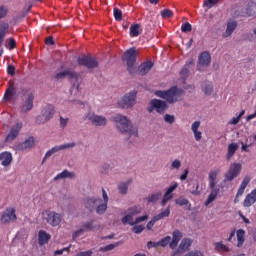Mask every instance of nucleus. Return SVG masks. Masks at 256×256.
<instances>
[{"mask_svg":"<svg viewBox=\"0 0 256 256\" xmlns=\"http://www.w3.org/2000/svg\"><path fill=\"white\" fill-rule=\"evenodd\" d=\"M59 179H75V172L63 170L61 173L55 176L54 181H59Z\"/></svg>","mask_w":256,"mask_h":256,"instance_id":"c85d7f7f","label":"nucleus"},{"mask_svg":"<svg viewBox=\"0 0 256 256\" xmlns=\"http://www.w3.org/2000/svg\"><path fill=\"white\" fill-rule=\"evenodd\" d=\"M85 229L82 226L80 229L76 230L75 232H73L72 237L73 239H77V237H81V235H83V233H85Z\"/></svg>","mask_w":256,"mask_h":256,"instance_id":"13d9d810","label":"nucleus"},{"mask_svg":"<svg viewBox=\"0 0 256 256\" xmlns=\"http://www.w3.org/2000/svg\"><path fill=\"white\" fill-rule=\"evenodd\" d=\"M13 95H15V84H13V82H9V87L4 94V101H11V99H13Z\"/></svg>","mask_w":256,"mask_h":256,"instance_id":"7c9ffc66","label":"nucleus"},{"mask_svg":"<svg viewBox=\"0 0 256 256\" xmlns=\"http://www.w3.org/2000/svg\"><path fill=\"white\" fill-rule=\"evenodd\" d=\"M7 8L5 6L0 7V19H4V17H7Z\"/></svg>","mask_w":256,"mask_h":256,"instance_id":"680f3d73","label":"nucleus"},{"mask_svg":"<svg viewBox=\"0 0 256 256\" xmlns=\"http://www.w3.org/2000/svg\"><path fill=\"white\" fill-rule=\"evenodd\" d=\"M133 233H136V235H139V233H143L145 231V226L143 225H136L132 228Z\"/></svg>","mask_w":256,"mask_h":256,"instance_id":"6e6d98bb","label":"nucleus"},{"mask_svg":"<svg viewBox=\"0 0 256 256\" xmlns=\"http://www.w3.org/2000/svg\"><path fill=\"white\" fill-rule=\"evenodd\" d=\"M8 31H9V23L1 22L0 23V47L3 45V39H5V36L7 35Z\"/></svg>","mask_w":256,"mask_h":256,"instance_id":"c756f323","label":"nucleus"},{"mask_svg":"<svg viewBox=\"0 0 256 256\" xmlns=\"http://www.w3.org/2000/svg\"><path fill=\"white\" fill-rule=\"evenodd\" d=\"M171 168L172 169H180L181 168V161L179 160H174L172 163H171Z\"/></svg>","mask_w":256,"mask_h":256,"instance_id":"e2e57ef3","label":"nucleus"},{"mask_svg":"<svg viewBox=\"0 0 256 256\" xmlns=\"http://www.w3.org/2000/svg\"><path fill=\"white\" fill-rule=\"evenodd\" d=\"M190 65H193V60L186 63L180 71V75H181V77H184V79H185V77H187L189 75V66Z\"/></svg>","mask_w":256,"mask_h":256,"instance_id":"c03bdc74","label":"nucleus"},{"mask_svg":"<svg viewBox=\"0 0 256 256\" xmlns=\"http://www.w3.org/2000/svg\"><path fill=\"white\" fill-rule=\"evenodd\" d=\"M256 203V189L252 190L251 193L247 194L243 206L244 207H251V205H255Z\"/></svg>","mask_w":256,"mask_h":256,"instance_id":"4be33fe9","label":"nucleus"},{"mask_svg":"<svg viewBox=\"0 0 256 256\" xmlns=\"http://www.w3.org/2000/svg\"><path fill=\"white\" fill-rule=\"evenodd\" d=\"M237 149H239V145H237V143H231L228 146V153L226 155L227 159H231V157H233V155H235V153L237 152Z\"/></svg>","mask_w":256,"mask_h":256,"instance_id":"58836bf2","label":"nucleus"},{"mask_svg":"<svg viewBox=\"0 0 256 256\" xmlns=\"http://www.w3.org/2000/svg\"><path fill=\"white\" fill-rule=\"evenodd\" d=\"M217 175H219V170H212L209 172V187H217Z\"/></svg>","mask_w":256,"mask_h":256,"instance_id":"2f4dec72","label":"nucleus"},{"mask_svg":"<svg viewBox=\"0 0 256 256\" xmlns=\"http://www.w3.org/2000/svg\"><path fill=\"white\" fill-rule=\"evenodd\" d=\"M33 145H35V139L30 136L22 144H20V149H22V151H26V149H31Z\"/></svg>","mask_w":256,"mask_h":256,"instance_id":"f704fd0d","label":"nucleus"},{"mask_svg":"<svg viewBox=\"0 0 256 256\" xmlns=\"http://www.w3.org/2000/svg\"><path fill=\"white\" fill-rule=\"evenodd\" d=\"M214 247L219 253H221V251L224 253H229V246L223 244V242H215Z\"/></svg>","mask_w":256,"mask_h":256,"instance_id":"ea45409f","label":"nucleus"},{"mask_svg":"<svg viewBox=\"0 0 256 256\" xmlns=\"http://www.w3.org/2000/svg\"><path fill=\"white\" fill-rule=\"evenodd\" d=\"M102 197H103V203H99L96 205L95 211L97 215H103L105 211H107V203H109V196H107V191L105 189H102Z\"/></svg>","mask_w":256,"mask_h":256,"instance_id":"2eb2a0df","label":"nucleus"},{"mask_svg":"<svg viewBox=\"0 0 256 256\" xmlns=\"http://www.w3.org/2000/svg\"><path fill=\"white\" fill-rule=\"evenodd\" d=\"M51 239V234L47 233V231L40 230L38 233V243L42 247V245H47L49 240Z\"/></svg>","mask_w":256,"mask_h":256,"instance_id":"5701e85b","label":"nucleus"},{"mask_svg":"<svg viewBox=\"0 0 256 256\" xmlns=\"http://www.w3.org/2000/svg\"><path fill=\"white\" fill-rule=\"evenodd\" d=\"M87 121H90L94 127H105L107 125V118L105 116L97 115L94 112L86 114Z\"/></svg>","mask_w":256,"mask_h":256,"instance_id":"1a4fd4ad","label":"nucleus"},{"mask_svg":"<svg viewBox=\"0 0 256 256\" xmlns=\"http://www.w3.org/2000/svg\"><path fill=\"white\" fill-rule=\"evenodd\" d=\"M162 195L163 193L161 191L154 192L146 198V201H148V203H155L161 199Z\"/></svg>","mask_w":256,"mask_h":256,"instance_id":"e433bc0d","label":"nucleus"},{"mask_svg":"<svg viewBox=\"0 0 256 256\" xmlns=\"http://www.w3.org/2000/svg\"><path fill=\"white\" fill-rule=\"evenodd\" d=\"M175 204L179 205V207H185L187 205H189V207H191V203H189V200L183 197L177 198L175 200Z\"/></svg>","mask_w":256,"mask_h":256,"instance_id":"a18cd8bd","label":"nucleus"},{"mask_svg":"<svg viewBox=\"0 0 256 256\" xmlns=\"http://www.w3.org/2000/svg\"><path fill=\"white\" fill-rule=\"evenodd\" d=\"M160 15L162 19H171L173 17L174 13L172 12L171 9H164L160 12Z\"/></svg>","mask_w":256,"mask_h":256,"instance_id":"8fccbe9b","label":"nucleus"},{"mask_svg":"<svg viewBox=\"0 0 256 256\" xmlns=\"http://www.w3.org/2000/svg\"><path fill=\"white\" fill-rule=\"evenodd\" d=\"M158 221L155 216L149 221L146 225L147 229L150 231V229H153V225H155V222Z\"/></svg>","mask_w":256,"mask_h":256,"instance_id":"0e129e2a","label":"nucleus"},{"mask_svg":"<svg viewBox=\"0 0 256 256\" xmlns=\"http://www.w3.org/2000/svg\"><path fill=\"white\" fill-rule=\"evenodd\" d=\"M55 115V106L52 104H47L42 110V115L37 117L38 123H45L51 119Z\"/></svg>","mask_w":256,"mask_h":256,"instance_id":"9d476101","label":"nucleus"},{"mask_svg":"<svg viewBox=\"0 0 256 256\" xmlns=\"http://www.w3.org/2000/svg\"><path fill=\"white\" fill-rule=\"evenodd\" d=\"M235 29H237V21L229 20L227 22L226 31L222 34V37H224V39H227V37H231Z\"/></svg>","mask_w":256,"mask_h":256,"instance_id":"aec40b11","label":"nucleus"},{"mask_svg":"<svg viewBox=\"0 0 256 256\" xmlns=\"http://www.w3.org/2000/svg\"><path fill=\"white\" fill-rule=\"evenodd\" d=\"M93 223H95L94 220L86 222L83 224L82 227H84L85 231H93V229H95V226H93Z\"/></svg>","mask_w":256,"mask_h":256,"instance_id":"864d4df0","label":"nucleus"},{"mask_svg":"<svg viewBox=\"0 0 256 256\" xmlns=\"http://www.w3.org/2000/svg\"><path fill=\"white\" fill-rule=\"evenodd\" d=\"M151 69H153V62L146 61L139 65L138 73H139V75H142V76L147 75V73H149L151 71Z\"/></svg>","mask_w":256,"mask_h":256,"instance_id":"412c9836","label":"nucleus"},{"mask_svg":"<svg viewBox=\"0 0 256 256\" xmlns=\"http://www.w3.org/2000/svg\"><path fill=\"white\" fill-rule=\"evenodd\" d=\"M112 121L120 133H129L130 137H137V128H133L131 121L126 116L117 114L112 117Z\"/></svg>","mask_w":256,"mask_h":256,"instance_id":"f03ea898","label":"nucleus"},{"mask_svg":"<svg viewBox=\"0 0 256 256\" xmlns=\"http://www.w3.org/2000/svg\"><path fill=\"white\" fill-rule=\"evenodd\" d=\"M23 129V123L18 122L16 123L11 129L9 134L5 138L6 143H11V141H15L17 137H19V133H21V130Z\"/></svg>","mask_w":256,"mask_h":256,"instance_id":"f8f14e48","label":"nucleus"},{"mask_svg":"<svg viewBox=\"0 0 256 256\" xmlns=\"http://www.w3.org/2000/svg\"><path fill=\"white\" fill-rule=\"evenodd\" d=\"M177 187H179V184L174 183L173 185H171L167 188V190L164 193V196L161 200L162 207H165L167 205V202L171 201V199H173V191H175V189H177Z\"/></svg>","mask_w":256,"mask_h":256,"instance_id":"dca6fc26","label":"nucleus"},{"mask_svg":"<svg viewBox=\"0 0 256 256\" xmlns=\"http://www.w3.org/2000/svg\"><path fill=\"white\" fill-rule=\"evenodd\" d=\"M199 127H201L200 121H195L191 126L195 141H201L203 138L201 131H199Z\"/></svg>","mask_w":256,"mask_h":256,"instance_id":"393cba45","label":"nucleus"},{"mask_svg":"<svg viewBox=\"0 0 256 256\" xmlns=\"http://www.w3.org/2000/svg\"><path fill=\"white\" fill-rule=\"evenodd\" d=\"M122 223H123V225H131V226H133V225H135V222H133V216H132V214H127L125 217H123L122 218Z\"/></svg>","mask_w":256,"mask_h":256,"instance_id":"de8ad7c7","label":"nucleus"},{"mask_svg":"<svg viewBox=\"0 0 256 256\" xmlns=\"http://www.w3.org/2000/svg\"><path fill=\"white\" fill-rule=\"evenodd\" d=\"M171 215V206H168L164 211L160 212L158 215H155L154 217L161 221V219H165V217H169Z\"/></svg>","mask_w":256,"mask_h":256,"instance_id":"79ce46f5","label":"nucleus"},{"mask_svg":"<svg viewBox=\"0 0 256 256\" xmlns=\"http://www.w3.org/2000/svg\"><path fill=\"white\" fill-rule=\"evenodd\" d=\"M171 243V236H166L157 242L159 247H167Z\"/></svg>","mask_w":256,"mask_h":256,"instance_id":"09e8293b","label":"nucleus"},{"mask_svg":"<svg viewBox=\"0 0 256 256\" xmlns=\"http://www.w3.org/2000/svg\"><path fill=\"white\" fill-rule=\"evenodd\" d=\"M211 192L207 198V200L205 201V206H209L211 205V203H213V201H215V199H217V195H219V187L214 186L213 188H210Z\"/></svg>","mask_w":256,"mask_h":256,"instance_id":"a878e982","label":"nucleus"},{"mask_svg":"<svg viewBox=\"0 0 256 256\" xmlns=\"http://www.w3.org/2000/svg\"><path fill=\"white\" fill-rule=\"evenodd\" d=\"M167 109H169L167 102L159 99H152L150 101V107L147 108V111L148 113H153V111H156V113L163 115Z\"/></svg>","mask_w":256,"mask_h":256,"instance_id":"0eeeda50","label":"nucleus"},{"mask_svg":"<svg viewBox=\"0 0 256 256\" xmlns=\"http://www.w3.org/2000/svg\"><path fill=\"white\" fill-rule=\"evenodd\" d=\"M137 55H139L137 49L132 47L126 50L122 56V61L126 62L127 71L130 73V75L135 74V63H137Z\"/></svg>","mask_w":256,"mask_h":256,"instance_id":"7ed1b4c3","label":"nucleus"},{"mask_svg":"<svg viewBox=\"0 0 256 256\" xmlns=\"http://www.w3.org/2000/svg\"><path fill=\"white\" fill-rule=\"evenodd\" d=\"M192 29H193V26H191V23L189 22H186L181 26L182 33H189L192 31Z\"/></svg>","mask_w":256,"mask_h":256,"instance_id":"603ef678","label":"nucleus"},{"mask_svg":"<svg viewBox=\"0 0 256 256\" xmlns=\"http://www.w3.org/2000/svg\"><path fill=\"white\" fill-rule=\"evenodd\" d=\"M132 181H133L132 179H129L127 182H122L119 184L118 189L122 195H127V191L129 190V185H131Z\"/></svg>","mask_w":256,"mask_h":256,"instance_id":"4c0bfd02","label":"nucleus"},{"mask_svg":"<svg viewBox=\"0 0 256 256\" xmlns=\"http://www.w3.org/2000/svg\"><path fill=\"white\" fill-rule=\"evenodd\" d=\"M139 24H133L130 27V37H139L141 35V32L139 31L140 29Z\"/></svg>","mask_w":256,"mask_h":256,"instance_id":"a19ab883","label":"nucleus"},{"mask_svg":"<svg viewBox=\"0 0 256 256\" xmlns=\"http://www.w3.org/2000/svg\"><path fill=\"white\" fill-rule=\"evenodd\" d=\"M242 166L239 163L230 165L229 170L225 174V181H233L241 173Z\"/></svg>","mask_w":256,"mask_h":256,"instance_id":"9b49d317","label":"nucleus"},{"mask_svg":"<svg viewBox=\"0 0 256 256\" xmlns=\"http://www.w3.org/2000/svg\"><path fill=\"white\" fill-rule=\"evenodd\" d=\"M77 63L81 67H87V69H95L99 67V62L91 55H83L78 57Z\"/></svg>","mask_w":256,"mask_h":256,"instance_id":"6e6552de","label":"nucleus"},{"mask_svg":"<svg viewBox=\"0 0 256 256\" xmlns=\"http://www.w3.org/2000/svg\"><path fill=\"white\" fill-rule=\"evenodd\" d=\"M147 219H149V215L140 216L135 219L134 223L137 225L139 223H143V221H147Z\"/></svg>","mask_w":256,"mask_h":256,"instance_id":"bf43d9fd","label":"nucleus"},{"mask_svg":"<svg viewBox=\"0 0 256 256\" xmlns=\"http://www.w3.org/2000/svg\"><path fill=\"white\" fill-rule=\"evenodd\" d=\"M123 243L121 241L115 242L114 244H108L104 247L99 248L100 253H107V251H113L116 247H119V245H122Z\"/></svg>","mask_w":256,"mask_h":256,"instance_id":"c9c22d12","label":"nucleus"},{"mask_svg":"<svg viewBox=\"0 0 256 256\" xmlns=\"http://www.w3.org/2000/svg\"><path fill=\"white\" fill-rule=\"evenodd\" d=\"M45 44L46 45H55V41L53 40V36H49L48 38L45 39Z\"/></svg>","mask_w":256,"mask_h":256,"instance_id":"774afa93","label":"nucleus"},{"mask_svg":"<svg viewBox=\"0 0 256 256\" xmlns=\"http://www.w3.org/2000/svg\"><path fill=\"white\" fill-rule=\"evenodd\" d=\"M191 239H183L177 249V251H175L171 256H180L181 253H183V251H187V249H189L191 247Z\"/></svg>","mask_w":256,"mask_h":256,"instance_id":"a211bd4d","label":"nucleus"},{"mask_svg":"<svg viewBox=\"0 0 256 256\" xmlns=\"http://www.w3.org/2000/svg\"><path fill=\"white\" fill-rule=\"evenodd\" d=\"M137 102V91L133 90L125 94L122 99L118 102V106L121 109H131L133 105Z\"/></svg>","mask_w":256,"mask_h":256,"instance_id":"423d86ee","label":"nucleus"},{"mask_svg":"<svg viewBox=\"0 0 256 256\" xmlns=\"http://www.w3.org/2000/svg\"><path fill=\"white\" fill-rule=\"evenodd\" d=\"M69 77L70 79H77L79 77V74H77V72H73L70 69H66L62 72H58L55 75V79H57V81L61 80V79H65V77Z\"/></svg>","mask_w":256,"mask_h":256,"instance_id":"6ab92c4d","label":"nucleus"},{"mask_svg":"<svg viewBox=\"0 0 256 256\" xmlns=\"http://www.w3.org/2000/svg\"><path fill=\"white\" fill-rule=\"evenodd\" d=\"M237 237V247H243V243H245V230L239 229L236 231Z\"/></svg>","mask_w":256,"mask_h":256,"instance_id":"473e14b6","label":"nucleus"},{"mask_svg":"<svg viewBox=\"0 0 256 256\" xmlns=\"http://www.w3.org/2000/svg\"><path fill=\"white\" fill-rule=\"evenodd\" d=\"M11 221H17V214H15V208L6 209L1 216V222L7 225Z\"/></svg>","mask_w":256,"mask_h":256,"instance_id":"4468645a","label":"nucleus"},{"mask_svg":"<svg viewBox=\"0 0 256 256\" xmlns=\"http://www.w3.org/2000/svg\"><path fill=\"white\" fill-rule=\"evenodd\" d=\"M44 221L51 225V227H59L61 221H63V216L60 213L51 210H45L42 212Z\"/></svg>","mask_w":256,"mask_h":256,"instance_id":"20e7f679","label":"nucleus"},{"mask_svg":"<svg viewBox=\"0 0 256 256\" xmlns=\"http://www.w3.org/2000/svg\"><path fill=\"white\" fill-rule=\"evenodd\" d=\"M164 121L166 123H169L170 125H173V123H175V116H173L171 114H165Z\"/></svg>","mask_w":256,"mask_h":256,"instance_id":"4d7b16f0","label":"nucleus"},{"mask_svg":"<svg viewBox=\"0 0 256 256\" xmlns=\"http://www.w3.org/2000/svg\"><path fill=\"white\" fill-rule=\"evenodd\" d=\"M67 123H69V118H63L62 116H60V127L62 129H65V127H67Z\"/></svg>","mask_w":256,"mask_h":256,"instance_id":"052dcab7","label":"nucleus"},{"mask_svg":"<svg viewBox=\"0 0 256 256\" xmlns=\"http://www.w3.org/2000/svg\"><path fill=\"white\" fill-rule=\"evenodd\" d=\"M75 142L63 144L60 146H54L52 149L48 150L44 156L45 159H49V157L55 155V153H59V151H65V149H73L75 147Z\"/></svg>","mask_w":256,"mask_h":256,"instance_id":"ddd939ff","label":"nucleus"},{"mask_svg":"<svg viewBox=\"0 0 256 256\" xmlns=\"http://www.w3.org/2000/svg\"><path fill=\"white\" fill-rule=\"evenodd\" d=\"M181 237H183V234L179 230H175L172 234V240L174 241H181Z\"/></svg>","mask_w":256,"mask_h":256,"instance_id":"5fc2aeb1","label":"nucleus"},{"mask_svg":"<svg viewBox=\"0 0 256 256\" xmlns=\"http://www.w3.org/2000/svg\"><path fill=\"white\" fill-rule=\"evenodd\" d=\"M113 15L116 21H121L123 19V12L117 7L113 9Z\"/></svg>","mask_w":256,"mask_h":256,"instance_id":"3c124183","label":"nucleus"},{"mask_svg":"<svg viewBox=\"0 0 256 256\" xmlns=\"http://www.w3.org/2000/svg\"><path fill=\"white\" fill-rule=\"evenodd\" d=\"M249 183H251V177L245 176L237 193H236L237 197L243 196V194L245 193V189H247V185H249Z\"/></svg>","mask_w":256,"mask_h":256,"instance_id":"bb28decb","label":"nucleus"},{"mask_svg":"<svg viewBox=\"0 0 256 256\" xmlns=\"http://www.w3.org/2000/svg\"><path fill=\"white\" fill-rule=\"evenodd\" d=\"M7 73L8 75H11L13 77V75H15V66L13 65H8L7 67Z\"/></svg>","mask_w":256,"mask_h":256,"instance_id":"69168bd1","label":"nucleus"},{"mask_svg":"<svg viewBox=\"0 0 256 256\" xmlns=\"http://www.w3.org/2000/svg\"><path fill=\"white\" fill-rule=\"evenodd\" d=\"M141 211H143V208H141V206H132L127 209V213H129L133 217H135V215H139Z\"/></svg>","mask_w":256,"mask_h":256,"instance_id":"37998d69","label":"nucleus"},{"mask_svg":"<svg viewBox=\"0 0 256 256\" xmlns=\"http://www.w3.org/2000/svg\"><path fill=\"white\" fill-rule=\"evenodd\" d=\"M101 198H87L84 201V207L85 209H88V211H90V213H93V210L96 209V207L99 205V203H101Z\"/></svg>","mask_w":256,"mask_h":256,"instance_id":"f3484780","label":"nucleus"},{"mask_svg":"<svg viewBox=\"0 0 256 256\" xmlns=\"http://www.w3.org/2000/svg\"><path fill=\"white\" fill-rule=\"evenodd\" d=\"M199 65L207 67L211 63V54L209 52H202L198 57Z\"/></svg>","mask_w":256,"mask_h":256,"instance_id":"b1692460","label":"nucleus"},{"mask_svg":"<svg viewBox=\"0 0 256 256\" xmlns=\"http://www.w3.org/2000/svg\"><path fill=\"white\" fill-rule=\"evenodd\" d=\"M0 161L3 167H8V165H11V161H13V156L9 152H2L0 154Z\"/></svg>","mask_w":256,"mask_h":256,"instance_id":"cd10ccee","label":"nucleus"},{"mask_svg":"<svg viewBox=\"0 0 256 256\" xmlns=\"http://www.w3.org/2000/svg\"><path fill=\"white\" fill-rule=\"evenodd\" d=\"M201 88H202L203 93H205V95H212L213 84H211V82H209V81L202 82Z\"/></svg>","mask_w":256,"mask_h":256,"instance_id":"72a5a7b5","label":"nucleus"},{"mask_svg":"<svg viewBox=\"0 0 256 256\" xmlns=\"http://www.w3.org/2000/svg\"><path fill=\"white\" fill-rule=\"evenodd\" d=\"M221 0H204L203 7L206 9H212V7H215L217 3H219Z\"/></svg>","mask_w":256,"mask_h":256,"instance_id":"49530a36","label":"nucleus"},{"mask_svg":"<svg viewBox=\"0 0 256 256\" xmlns=\"http://www.w3.org/2000/svg\"><path fill=\"white\" fill-rule=\"evenodd\" d=\"M22 95H28L27 98L24 100V103L21 106V113H29L31 109H33V101L35 100V94L31 92L30 88H23Z\"/></svg>","mask_w":256,"mask_h":256,"instance_id":"39448f33","label":"nucleus"},{"mask_svg":"<svg viewBox=\"0 0 256 256\" xmlns=\"http://www.w3.org/2000/svg\"><path fill=\"white\" fill-rule=\"evenodd\" d=\"M156 97H160V99H164L167 103L173 104L181 101L183 99V95H185V91L177 86H172L168 90H158L155 92Z\"/></svg>","mask_w":256,"mask_h":256,"instance_id":"f257e3e1","label":"nucleus"},{"mask_svg":"<svg viewBox=\"0 0 256 256\" xmlns=\"http://www.w3.org/2000/svg\"><path fill=\"white\" fill-rule=\"evenodd\" d=\"M8 45H9L10 49H15V47H17V42H15V39L10 38Z\"/></svg>","mask_w":256,"mask_h":256,"instance_id":"338daca9","label":"nucleus"}]
</instances>
